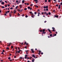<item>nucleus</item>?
I'll return each mask as SVG.
<instances>
[{"label":"nucleus","mask_w":62,"mask_h":62,"mask_svg":"<svg viewBox=\"0 0 62 62\" xmlns=\"http://www.w3.org/2000/svg\"><path fill=\"white\" fill-rule=\"evenodd\" d=\"M46 15H48V14L47 13L46 14Z\"/></svg>","instance_id":"nucleus-58"},{"label":"nucleus","mask_w":62,"mask_h":62,"mask_svg":"<svg viewBox=\"0 0 62 62\" xmlns=\"http://www.w3.org/2000/svg\"><path fill=\"white\" fill-rule=\"evenodd\" d=\"M34 14H37V13H36V12H34Z\"/></svg>","instance_id":"nucleus-37"},{"label":"nucleus","mask_w":62,"mask_h":62,"mask_svg":"<svg viewBox=\"0 0 62 62\" xmlns=\"http://www.w3.org/2000/svg\"><path fill=\"white\" fill-rule=\"evenodd\" d=\"M47 22V21H45L44 22V23H46V22Z\"/></svg>","instance_id":"nucleus-60"},{"label":"nucleus","mask_w":62,"mask_h":62,"mask_svg":"<svg viewBox=\"0 0 62 62\" xmlns=\"http://www.w3.org/2000/svg\"><path fill=\"white\" fill-rule=\"evenodd\" d=\"M7 13H8V12H6V13H5V14H7Z\"/></svg>","instance_id":"nucleus-43"},{"label":"nucleus","mask_w":62,"mask_h":62,"mask_svg":"<svg viewBox=\"0 0 62 62\" xmlns=\"http://www.w3.org/2000/svg\"><path fill=\"white\" fill-rule=\"evenodd\" d=\"M11 44V43H8L7 44L8 45L7 46H8H8H10Z\"/></svg>","instance_id":"nucleus-2"},{"label":"nucleus","mask_w":62,"mask_h":62,"mask_svg":"<svg viewBox=\"0 0 62 62\" xmlns=\"http://www.w3.org/2000/svg\"><path fill=\"white\" fill-rule=\"evenodd\" d=\"M5 7H7V5H5Z\"/></svg>","instance_id":"nucleus-42"},{"label":"nucleus","mask_w":62,"mask_h":62,"mask_svg":"<svg viewBox=\"0 0 62 62\" xmlns=\"http://www.w3.org/2000/svg\"><path fill=\"white\" fill-rule=\"evenodd\" d=\"M16 12V10H14V13H15Z\"/></svg>","instance_id":"nucleus-13"},{"label":"nucleus","mask_w":62,"mask_h":62,"mask_svg":"<svg viewBox=\"0 0 62 62\" xmlns=\"http://www.w3.org/2000/svg\"><path fill=\"white\" fill-rule=\"evenodd\" d=\"M3 61V60H0V61L1 62H2V61Z\"/></svg>","instance_id":"nucleus-52"},{"label":"nucleus","mask_w":62,"mask_h":62,"mask_svg":"<svg viewBox=\"0 0 62 62\" xmlns=\"http://www.w3.org/2000/svg\"><path fill=\"white\" fill-rule=\"evenodd\" d=\"M33 15H32L31 16V17H32V18H34V16H33Z\"/></svg>","instance_id":"nucleus-16"},{"label":"nucleus","mask_w":62,"mask_h":62,"mask_svg":"<svg viewBox=\"0 0 62 62\" xmlns=\"http://www.w3.org/2000/svg\"><path fill=\"white\" fill-rule=\"evenodd\" d=\"M61 7V5H59L58 8H59V9H60V8Z\"/></svg>","instance_id":"nucleus-6"},{"label":"nucleus","mask_w":62,"mask_h":62,"mask_svg":"<svg viewBox=\"0 0 62 62\" xmlns=\"http://www.w3.org/2000/svg\"><path fill=\"white\" fill-rule=\"evenodd\" d=\"M29 13H31L32 14V15H33V13H32L31 12H29Z\"/></svg>","instance_id":"nucleus-14"},{"label":"nucleus","mask_w":62,"mask_h":62,"mask_svg":"<svg viewBox=\"0 0 62 62\" xmlns=\"http://www.w3.org/2000/svg\"><path fill=\"white\" fill-rule=\"evenodd\" d=\"M35 7H36V8H38V6H35Z\"/></svg>","instance_id":"nucleus-30"},{"label":"nucleus","mask_w":62,"mask_h":62,"mask_svg":"<svg viewBox=\"0 0 62 62\" xmlns=\"http://www.w3.org/2000/svg\"><path fill=\"white\" fill-rule=\"evenodd\" d=\"M52 28L53 29L52 31H54H54H55V28H54V27H52Z\"/></svg>","instance_id":"nucleus-4"},{"label":"nucleus","mask_w":62,"mask_h":62,"mask_svg":"<svg viewBox=\"0 0 62 62\" xmlns=\"http://www.w3.org/2000/svg\"><path fill=\"white\" fill-rule=\"evenodd\" d=\"M4 3H5L4 2H1V4H2V5H4Z\"/></svg>","instance_id":"nucleus-9"},{"label":"nucleus","mask_w":62,"mask_h":62,"mask_svg":"<svg viewBox=\"0 0 62 62\" xmlns=\"http://www.w3.org/2000/svg\"><path fill=\"white\" fill-rule=\"evenodd\" d=\"M2 8H5V7L4 6H2Z\"/></svg>","instance_id":"nucleus-20"},{"label":"nucleus","mask_w":62,"mask_h":62,"mask_svg":"<svg viewBox=\"0 0 62 62\" xmlns=\"http://www.w3.org/2000/svg\"><path fill=\"white\" fill-rule=\"evenodd\" d=\"M60 4L61 5H62V2Z\"/></svg>","instance_id":"nucleus-64"},{"label":"nucleus","mask_w":62,"mask_h":62,"mask_svg":"<svg viewBox=\"0 0 62 62\" xmlns=\"http://www.w3.org/2000/svg\"><path fill=\"white\" fill-rule=\"evenodd\" d=\"M19 6L20 8H22V5H20Z\"/></svg>","instance_id":"nucleus-12"},{"label":"nucleus","mask_w":62,"mask_h":62,"mask_svg":"<svg viewBox=\"0 0 62 62\" xmlns=\"http://www.w3.org/2000/svg\"><path fill=\"white\" fill-rule=\"evenodd\" d=\"M30 10H31V9H32V8H30Z\"/></svg>","instance_id":"nucleus-38"},{"label":"nucleus","mask_w":62,"mask_h":62,"mask_svg":"<svg viewBox=\"0 0 62 62\" xmlns=\"http://www.w3.org/2000/svg\"><path fill=\"white\" fill-rule=\"evenodd\" d=\"M11 48H12H12H13V46H11Z\"/></svg>","instance_id":"nucleus-40"},{"label":"nucleus","mask_w":62,"mask_h":62,"mask_svg":"<svg viewBox=\"0 0 62 62\" xmlns=\"http://www.w3.org/2000/svg\"><path fill=\"white\" fill-rule=\"evenodd\" d=\"M55 2H56V0H53Z\"/></svg>","instance_id":"nucleus-41"},{"label":"nucleus","mask_w":62,"mask_h":62,"mask_svg":"<svg viewBox=\"0 0 62 62\" xmlns=\"http://www.w3.org/2000/svg\"><path fill=\"white\" fill-rule=\"evenodd\" d=\"M48 14H49V15H51V13H50V12H49L48 13Z\"/></svg>","instance_id":"nucleus-29"},{"label":"nucleus","mask_w":62,"mask_h":62,"mask_svg":"<svg viewBox=\"0 0 62 62\" xmlns=\"http://www.w3.org/2000/svg\"><path fill=\"white\" fill-rule=\"evenodd\" d=\"M17 10L18 11H20V10H19V9H17Z\"/></svg>","instance_id":"nucleus-48"},{"label":"nucleus","mask_w":62,"mask_h":62,"mask_svg":"<svg viewBox=\"0 0 62 62\" xmlns=\"http://www.w3.org/2000/svg\"><path fill=\"white\" fill-rule=\"evenodd\" d=\"M20 59H22V57H20Z\"/></svg>","instance_id":"nucleus-56"},{"label":"nucleus","mask_w":62,"mask_h":62,"mask_svg":"<svg viewBox=\"0 0 62 62\" xmlns=\"http://www.w3.org/2000/svg\"><path fill=\"white\" fill-rule=\"evenodd\" d=\"M27 5H29V4L28 3H27Z\"/></svg>","instance_id":"nucleus-51"},{"label":"nucleus","mask_w":62,"mask_h":62,"mask_svg":"<svg viewBox=\"0 0 62 62\" xmlns=\"http://www.w3.org/2000/svg\"><path fill=\"white\" fill-rule=\"evenodd\" d=\"M58 17V16H55V17H56L57 18Z\"/></svg>","instance_id":"nucleus-31"},{"label":"nucleus","mask_w":62,"mask_h":62,"mask_svg":"<svg viewBox=\"0 0 62 62\" xmlns=\"http://www.w3.org/2000/svg\"><path fill=\"white\" fill-rule=\"evenodd\" d=\"M46 11H48V9H47V8H46Z\"/></svg>","instance_id":"nucleus-27"},{"label":"nucleus","mask_w":62,"mask_h":62,"mask_svg":"<svg viewBox=\"0 0 62 62\" xmlns=\"http://www.w3.org/2000/svg\"><path fill=\"white\" fill-rule=\"evenodd\" d=\"M14 58H16V56H14Z\"/></svg>","instance_id":"nucleus-57"},{"label":"nucleus","mask_w":62,"mask_h":62,"mask_svg":"<svg viewBox=\"0 0 62 62\" xmlns=\"http://www.w3.org/2000/svg\"><path fill=\"white\" fill-rule=\"evenodd\" d=\"M31 6H33V4H31L30 5Z\"/></svg>","instance_id":"nucleus-46"},{"label":"nucleus","mask_w":62,"mask_h":62,"mask_svg":"<svg viewBox=\"0 0 62 62\" xmlns=\"http://www.w3.org/2000/svg\"><path fill=\"white\" fill-rule=\"evenodd\" d=\"M27 55H25V59H26V58H27Z\"/></svg>","instance_id":"nucleus-5"},{"label":"nucleus","mask_w":62,"mask_h":62,"mask_svg":"<svg viewBox=\"0 0 62 62\" xmlns=\"http://www.w3.org/2000/svg\"><path fill=\"white\" fill-rule=\"evenodd\" d=\"M43 54V53H41V54Z\"/></svg>","instance_id":"nucleus-59"},{"label":"nucleus","mask_w":62,"mask_h":62,"mask_svg":"<svg viewBox=\"0 0 62 62\" xmlns=\"http://www.w3.org/2000/svg\"><path fill=\"white\" fill-rule=\"evenodd\" d=\"M54 11H55L54 10H53V12H54Z\"/></svg>","instance_id":"nucleus-62"},{"label":"nucleus","mask_w":62,"mask_h":62,"mask_svg":"<svg viewBox=\"0 0 62 62\" xmlns=\"http://www.w3.org/2000/svg\"><path fill=\"white\" fill-rule=\"evenodd\" d=\"M27 8H25L24 9V10H27Z\"/></svg>","instance_id":"nucleus-21"},{"label":"nucleus","mask_w":62,"mask_h":62,"mask_svg":"<svg viewBox=\"0 0 62 62\" xmlns=\"http://www.w3.org/2000/svg\"><path fill=\"white\" fill-rule=\"evenodd\" d=\"M38 14H39L38 15V16H39V13H38Z\"/></svg>","instance_id":"nucleus-15"},{"label":"nucleus","mask_w":62,"mask_h":62,"mask_svg":"<svg viewBox=\"0 0 62 62\" xmlns=\"http://www.w3.org/2000/svg\"><path fill=\"white\" fill-rule=\"evenodd\" d=\"M56 7H58V5H57V4H56Z\"/></svg>","instance_id":"nucleus-36"},{"label":"nucleus","mask_w":62,"mask_h":62,"mask_svg":"<svg viewBox=\"0 0 62 62\" xmlns=\"http://www.w3.org/2000/svg\"><path fill=\"white\" fill-rule=\"evenodd\" d=\"M32 62H34V60H32Z\"/></svg>","instance_id":"nucleus-45"},{"label":"nucleus","mask_w":62,"mask_h":62,"mask_svg":"<svg viewBox=\"0 0 62 62\" xmlns=\"http://www.w3.org/2000/svg\"><path fill=\"white\" fill-rule=\"evenodd\" d=\"M45 2H47V0H45Z\"/></svg>","instance_id":"nucleus-39"},{"label":"nucleus","mask_w":62,"mask_h":62,"mask_svg":"<svg viewBox=\"0 0 62 62\" xmlns=\"http://www.w3.org/2000/svg\"><path fill=\"white\" fill-rule=\"evenodd\" d=\"M50 1H51L50 0H48V2H50Z\"/></svg>","instance_id":"nucleus-33"},{"label":"nucleus","mask_w":62,"mask_h":62,"mask_svg":"<svg viewBox=\"0 0 62 62\" xmlns=\"http://www.w3.org/2000/svg\"><path fill=\"white\" fill-rule=\"evenodd\" d=\"M4 54L3 52H2L1 53V54Z\"/></svg>","instance_id":"nucleus-61"},{"label":"nucleus","mask_w":62,"mask_h":62,"mask_svg":"<svg viewBox=\"0 0 62 62\" xmlns=\"http://www.w3.org/2000/svg\"><path fill=\"white\" fill-rule=\"evenodd\" d=\"M50 37H51V36H52V34H50Z\"/></svg>","instance_id":"nucleus-32"},{"label":"nucleus","mask_w":62,"mask_h":62,"mask_svg":"<svg viewBox=\"0 0 62 62\" xmlns=\"http://www.w3.org/2000/svg\"><path fill=\"white\" fill-rule=\"evenodd\" d=\"M56 34H54V36H56Z\"/></svg>","instance_id":"nucleus-55"},{"label":"nucleus","mask_w":62,"mask_h":62,"mask_svg":"<svg viewBox=\"0 0 62 62\" xmlns=\"http://www.w3.org/2000/svg\"><path fill=\"white\" fill-rule=\"evenodd\" d=\"M24 0H23L22 1V3H24Z\"/></svg>","instance_id":"nucleus-19"},{"label":"nucleus","mask_w":62,"mask_h":62,"mask_svg":"<svg viewBox=\"0 0 62 62\" xmlns=\"http://www.w3.org/2000/svg\"><path fill=\"white\" fill-rule=\"evenodd\" d=\"M18 8V6H17L16 7V8L17 9Z\"/></svg>","instance_id":"nucleus-28"},{"label":"nucleus","mask_w":62,"mask_h":62,"mask_svg":"<svg viewBox=\"0 0 62 62\" xmlns=\"http://www.w3.org/2000/svg\"><path fill=\"white\" fill-rule=\"evenodd\" d=\"M32 56L33 57H34V58H35V56L33 54L32 55Z\"/></svg>","instance_id":"nucleus-8"},{"label":"nucleus","mask_w":62,"mask_h":62,"mask_svg":"<svg viewBox=\"0 0 62 62\" xmlns=\"http://www.w3.org/2000/svg\"><path fill=\"white\" fill-rule=\"evenodd\" d=\"M20 51H21V50H19V51H17L18 53H20Z\"/></svg>","instance_id":"nucleus-23"},{"label":"nucleus","mask_w":62,"mask_h":62,"mask_svg":"<svg viewBox=\"0 0 62 62\" xmlns=\"http://www.w3.org/2000/svg\"><path fill=\"white\" fill-rule=\"evenodd\" d=\"M22 16H24V15L23 14L22 15Z\"/></svg>","instance_id":"nucleus-50"},{"label":"nucleus","mask_w":62,"mask_h":62,"mask_svg":"<svg viewBox=\"0 0 62 62\" xmlns=\"http://www.w3.org/2000/svg\"><path fill=\"white\" fill-rule=\"evenodd\" d=\"M2 51H3V52H5V50H3Z\"/></svg>","instance_id":"nucleus-63"},{"label":"nucleus","mask_w":62,"mask_h":62,"mask_svg":"<svg viewBox=\"0 0 62 62\" xmlns=\"http://www.w3.org/2000/svg\"><path fill=\"white\" fill-rule=\"evenodd\" d=\"M48 30L49 32H51V30H49V29H48Z\"/></svg>","instance_id":"nucleus-17"},{"label":"nucleus","mask_w":62,"mask_h":62,"mask_svg":"<svg viewBox=\"0 0 62 62\" xmlns=\"http://www.w3.org/2000/svg\"><path fill=\"white\" fill-rule=\"evenodd\" d=\"M13 9V8H10V9Z\"/></svg>","instance_id":"nucleus-44"},{"label":"nucleus","mask_w":62,"mask_h":62,"mask_svg":"<svg viewBox=\"0 0 62 62\" xmlns=\"http://www.w3.org/2000/svg\"><path fill=\"white\" fill-rule=\"evenodd\" d=\"M27 17H28L27 16H25V17H26V18H27Z\"/></svg>","instance_id":"nucleus-54"},{"label":"nucleus","mask_w":62,"mask_h":62,"mask_svg":"<svg viewBox=\"0 0 62 62\" xmlns=\"http://www.w3.org/2000/svg\"><path fill=\"white\" fill-rule=\"evenodd\" d=\"M10 58H11L10 57H9L8 58V59H10Z\"/></svg>","instance_id":"nucleus-25"},{"label":"nucleus","mask_w":62,"mask_h":62,"mask_svg":"<svg viewBox=\"0 0 62 62\" xmlns=\"http://www.w3.org/2000/svg\"><path fill=\"white\" fill-rule=\"evenodd\" d=\"M7 12L8 13H9V11H8Z\"/></svg>","instance_id":"nucleus-53"},{"label":"nucleus","mask_w":62,"mask_h":62,"mask_svg":"<svg viewBox=\"0 0 62 62\" xmlns=\"http://www.w3.org/2000/svg\"><path fill=\"white\" fill-rule=\"evenodd\" d=\"M30 7H29V6L28 7V9H30Z\"/></svg>","instance_id":"nucleus-24"},{"label":"nucleus","mask_w":62,"mask_h":62,"mask_svg":"<svg viewBox=\"0 0 62 62\" xmlns=\"http://www.w3.org/2000/svg\"><path fill=\"white\" fill-rule=\"evenodd\" d=\"M9 15L10 17H11V14H10V13L9 14Z\"/></svg>","instance_id":"nucleus-22"},{"label":"nucleus","mask_w":62,"mask_h":62,"mask_svg":"<svg viewBox=\"0 0 62 62\" xmlns=\"http://www.w3.org/2000/svg\"><path fill=\"white\" fill-rule=\"evenodd\" d=\"M34 2H38V0H34Z\"/></svg>","instance_id":"nucleus-11"},{"label":"nucleus","mask_w":62,"mask_h":62,"mask_svg":"<svg viewBox=\"0 0 62 62\" xmlns=\"http://www.w3.org/2000/svg\"><path fill=\"white\" fill-rule=\"evenodd\" d=\"M43 12L41 13V14H42V15H43Z\"/></svg>","instance_id":"nucleus-49"},{"label":"nucleus","mask_w":62,"mask_h":62,"mask_svg":"<svg viewBox=\"0 0 62 62\" xmlns=\"http://www.w3.org/2000/svg\"><path fill=\"white\" fill-rule=\"evenodd\" d=\"M45 29H44L42 31H43V34H45V33H46V32H44V31H45Z\"/></svg>","instance_id":"nucleus-1"},{"label":"nucleus","mask_w":62,"mask_h":62,"mask_svg":"<svg viewBox=\"0 0 62 62\" xmlns=\"http://www.w3.org/2000/svg\"><path fill=\"white\" fill-rule=\"evenodd\" d=\"M44 8H48V6H46V7L44 6Z\"/></svg>","instance_id":"nucleus-3"},{"label":"nucleus","mask_w":62,"mask_h":62,"mask_svg":"<svg viewBox=\"0 0 62 62\" xmlns=\"http://www.w3.org/2000/svg\"><path fill=\"white\" fill-rule=\"evenodd\" d=\"M24 44H26V45H28V44L27 43H26V42H24Z\"/></svg>","instance_id":"nucleus-7"},{"label":"nucleus","mask_w":62,"mask_h":62,"mask_svg":"<svg viewBox=\"0 0 62 62\" xmlns=\"http://www.w3.org/2000/svg\"><path fill=\"white\" fill-rule=\"evenodd\" d=\"M6 49H9V48H8V47H7V48H6Z\"/></svg>","instance_id":"nucleus-35"},{"label":"nucleus","mask_w":62,"mask_h":62,"mask_svg":"<svg viewBox=\"0 0 62 62\" xmlns=\"http://www.w3.org/2000/svg\"><path fill=\"white\" fill-rule=\"evenodd\" d=\"M39 54H40V53H41V51H39Z\"/></svg>","instance_id":"nucleus-18"},{"label":"nucleus","mask_w":62,"mask_h":62,"mask_svg":"<svg viewBox=\"0 0 62 62\" xmlns=\"http://www.w3.org/2000/svg\"><path fill=\"white\" fill-rule=\"evenodd\" d=\"M31 51H32V52L33 53H34V51L33 50V49H31Z\"/></svg>","instance_id":"nucleus-10"},{"label":"nucleus","mask_w":62,"mask_h":62,"mask_svg":"<svg viewBox=\"0 0 62 62\" xmlns=\"http://www.w3.org/2000/svg\"><path fill=\"white\" fill-rule=\"evenodd\" d=\"M44 14H46V12H45L44 13Z\"/></svg>","instance_id":"nucleus-26"},{"label":"nucleus","mask_w":62,"mask_h":62,"mask_svg":"<svg viewBox=\"0 0 62 62\" xmlns=\"http://www.w3.org/2000/svg\"><path fill=\"white\" fill-rule=\"evenodd\" d=\"M2 2V0H0V3H1Z\"/></svg>","instance_id":"nucleus-34"},{"label":"nucleus","mask_w":62,"mask_h":62,"mask_svg":"<svg viewBox=\"0 0 62 62\" xmlns=\"http://www.w3.org/2000/svg\"><path fill=\"white\" fill-rule=\"evenodd\" d=\"M18 2V0H17L16 1V3H17V2Z\"/></svg>","instance_id":"nucleus-47"}]
</instances>
